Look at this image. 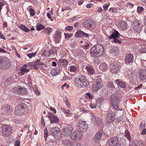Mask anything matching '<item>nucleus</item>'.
Wrapping results in <instances>:
<instances>
[{
    "instance_id": "obj_1",
    "label": "nucleus",
    "mask_w": 146,
    "mask_h": 146,
    "mask_svg": "<svg viewBox=\"0 0 146 146\" xmlns=\"http://www.w3.org/2000/svg\"><path fill=\"white\" fill-rule=\"evenodd\" d=\"M90 55L92 57L97 58L102 56L104 53V49L102 45L98 44L93 46L90 49Z\"/></svg>"
},
{
    "instance_id": "obj_2",
    "label": "nucleus",
    "mask_w": 146,
    "mask_h": 146,
    "mask_svg": "<svg viewBox=\"0 0 146 146\" xmlns=\"http://www.w3.org/2000/svg\"><path fill=\"white\" fill-rule=\"evenodd\" d=\"M75 86L79 88L85 87L89 85V82L86 79L84 76H82L76 79L75 81Z\"/></svg>"
},
{
    "instance_id": "obj_3",
    "label": "nucleus",
    "mask_w": 146,
    "mask_h": 146,
    "mask_svg": "<svg viewBox=\"0 0 146 146\" xmlns=\"http://www.w3.org/2000/svg\"><path fill=\"white\" fill-rule=\"evenodd\" d=\"M108 143L110 146H125V142L124 143L122 140H119L118 137L115 136L111 138L108 141Z\"/></svg>"
},
{
    "instance_id": "obj_4",
    "label": "nucleus",
    "mask_w": 146,
    "mask_h": 146,
    "mask_svg": "<svg viewBox=\"0 0 146 146\" xmlns=\"http://www.w3.org/2000/svg\"><path fill=\"white\" fill-rule=\"evenodd\" d=\"M133 28L135 32L140 33L142 29L143 25L140 20L135 19L133 22Z\"/></svg>"
},
{
    "instance_id": "obj_5",
    "label": "nucleus",
    "mask_w": 146,
    "mask_h": 146,
    "mask_svg": "<svg viewBox=\"0 0 146 146\" xmlns=\"http://www.w3.org/2000/svg\"><path fill=\"white\" fill-rule=\"evenodd\" d=\"M111 102L113 107L117 110L120 103V98L118 97L117 94L112 95L111 98Z\"/></svg>"
},
{
    "instance_id": "obj_6",
    "label": "nucleus",
    "mask_w": 146,
    "mask_h": 146,
    "mask_svg": "<svg viewBox=\"0 0 146 146\" xmlns=\"http://www.w3.org/2000/svg\"><path fill=\"white\" fill-rule=\"evenodd\" d=\"M82 25L86 28L89 29H93L96 27V23L92 19L85 20L83 22Z\"/></svg>"
},
{
    "instance_id": "obj_7",
    "label": "nucleus",
    "mask_w": 146,
    "mask_h": 146,
    "mask_svg": "<svg viewBox=\"0 0 146 146\" xmlns=\"http://www.w3.org/2000/svg\"><path fill=\"white\" fill-rule=\"evenodd\" d=\"M60 131V129L57 127H55L50 129V134L55 138L58 139L61 136Z\"/></svg>"
},
{
    "instance_id": "obj_8",
    "label": "nucleus",
    "mask_w": 146,
    "mask_h": 146,
    "mask_svg": "<svg viewBox=\"0 0 146 146\" xmlns=\"http://www.w3.org/2000/svg\"><path fill=\"white\" fill-rule=\"evenodd\" d=\"M121 66L115 62H111L110 65V70L112 73H116L120 70Z\"/></svg>"
},
{
    "instance_id": "obj_9",
    "label": "nucleus",
    "mask_w": 146,
    "mask_h": 146,
    "mask_svg": "<svg viewBox=\"0 0 146 146\" xmlns=\"http://www.w3.org/2000/svg\"><path fill=\"white\" fill-rule=\"evenodd\" d=\"M11 66V63L6 58L4 60L0 59V69L5 70L8 69Z\"/></svg>"
},
{
    "instance_id": "obj_10",
    "label": "nucleus",
    "mask_w": 146,
    "mask_h": 146,
    "mask_svg": "<svg viewBox=\"0 0 146 146\" xmlns=\"http://www.w3.org/2000/svg\"><path fill=\"white\" fill-rule=\"evenodd\" d=\"M2 133L3 135L7 137L11 133L12 128L9 125H4L2 127Z\"/></svg>"
},
{
    "instance_id": "obj_11",
    "label": "nucleus",
    "mask_w": 146,
    "mask_h": 146,
    "mask_svg": "<svg viewBox=\"0 0 146 146\" xmlns=\"http://www.w3.org/2000/svg\"><path fill=\"white\" fill-rule=\"evenodd\" d=\"M73 129L72 126L70 125H66L62 128L63 134L65 136H69L72 133V131Z\"/></svg>"
},
{
    "instance_id": "obj_12",
    "label": "nucleus",
    "mask_w": 146,
    "mask_h": 146,
    "mask_svg": "<svg viewBox=\"0 0 146 146\" xmlns=\"http://www.w3.org/2000/svg\"><path fill=\"white\" fill-rule=\"evenodd\" d=\"M78 127L80 131L84 132L87 130L88 128V125L86 121H83L80 120L79 122Z\"/></svg>"
},
{
    "instance_id": "obj_13",
    "label": "nucleus",
    "mask_w": 146,
    "mask_h": 146,
    "mask_svg": "<svg viewBox=\"0 0 146 146\" xmlns=\"http://www.w3.org/2000/svg\"><path fill=\"white\" fill-rule=\"evenodd\" d=\"M110 109L111 108H110L107 117V121L108 123H112L115 119V114Z\"/></svg>"
},
{
    "instance_id": "obj_14",
    "label": "nucleus",
    "mask_w": 146,
    "mask_h": 146,
    "mask_svg": "<svg viewBox=\"0 0 146 146\" xmlns=\"http://www.w3.org/2000/svg\"><path fill=\"white\" fill-rule=\"evenodd\" d=\"M92 120L93 121L94 125L102 127L104 126V123H103V120L98 117L93 115L91 118Z\"/></svg>"
},
{
    "instance_id": "obj_15",
    "label": "nucleus",
    "mask_w": 146,
    "mask_h": 146,
    "mask_svg": "<svg viewBox=\"0 0 146 146\" xmlns=\"http://www.w3.org/2000/svg\"><path fill=\"white\" fill-rule=\"evenodd\" d=\"M20 103V102H19L18 104L16 105L18 106V107L15 108V110L14 111L15 113L19 115L24 114L25 111V109L23 105H19Z\"/></svg>"
},
{
    "instance_id": "obj_16",
    "label": "nucleus",
    "mask_w": 146,
    "mask_h": 146,
    "mask_svg": "<svg viewBox=\"0 0 146 146\" xmlns=\"http://www.w3.org/2000/svg\"><path fill=\"white\" fill-rule=\"evenodd\" d=\"M50 119L51 123H58L59 121V118L57 116H54L51 113H48L47 115Z\"/></svg>"
},
{
    "instance_id": "obj_17",
    "label": "nucleus",
    "mask_w": 146,
    "mask_h": 146,
    "mask_svg": "<svg viewBox=\"0 0 146 146\" xmlns=\"http://www.w3.org/2000/svg\"><path fill=\"white\" fill-rule=\"evenodd\" d=\"M133 55L131 53L126 54L125 61V63L129 64L132 62L133 60Z\"/></svg>"
},
{
    "instance_id": "obj_18",
    "label": "nucleus",
    "mask_w": 146,
    "mask_h": 146,
    "mask_svg": "<svg viewBox=\"0 0 146 146\" xmlns=\"http://www.w3.org/2000/svg\"><path fill=\"white\" fill-rule=\"evenodd\" d=\"M57 63L58 67L60 68L61 66L65 67L68 64V62L65 59H59L57 62Z\"/></svg>"
},
{
    "instance_id": "obj_19",
    "label": "nucleus",
    "mask_w": 146,
    "mask_h": 146,
    "mask_svg": "<svg viewBox=\"0 0 146 146\" xmlns=\"http://www.w3.org/2000/svg\"><path fill=\"white\" fill-rule=\"evenodd\" d=\"M121 35L118 31L115 29H114V31L111 33V35L109 36L107 35V36L110 39L112 38L115 39L118 38Z\"/></svg>"
},
{
    "instance_id": "obj_20",
    "label": "nucleus",
    "mask_w": 146,
    "mask_h": 146,
    "mask_svg": "<svg viewBox=\"0 0 146 146\" xmlns=\"http://www.w3.org/2000/svg\"><path fill=\"white\" fill-rule=\"evenodd\" d=\"M102 86L101 83L98 81L93 84L92 86V88L94 91L96 92L101 88Z\"/></svg>"
},
{
    "instance_id": "obj_21",
    "label": "nucleus",
    "mask_w": 146,
    "mask_h": 146,
    "mask_svg": "<svg viewBox=\"0 0 146 146\" xmlns=\"http://www.w3.org/2000/svg\"><path fill=\"white\" fill-rule=\"evenodd\" d=\"M61 33L60 31H58L56 32L54 39L56 43H58L60 42L61 38Z\"/></svg>"
},
{
    "instance_id": "obj_22",
    "label": "nucleus",
    "mask_w": 146,
    "mask_h": 146,
    "mask_svg": "<svg viewBox=\"0 0 146 146\" xmlns=\"http://www.w3.org/2000/svg\"><path fill=\"white\" fill-rule=\"evenodd\" d=\"M85 68L87 70L88 74L89 75H92L95 73V70L93 67L91 65L87 66Z\"/></svg>"
},
{
    "instance_id": "obj_23",
    "label": "nucleus",
    "mask_w": 146,
    "mask_h": 146,
    "mask_svg": "<svg viewBox=\"0 0 146 146\" xmlns=\"http://www.w3.org/2000/svg\"><path fill=\"white\" fill-rule=\"evenodd\" d=\"M139 76L143 81L146 80V69H142L140 71Z\"/></svg>"
},
{
    "instance_id": "obj_24",
    "label": "nucleus",
    "mask_w": 146,
    "mask_h": 146,
    "mask_svg": "<svg viewBox=\"0 0 146 146\" xmlns=\"http://www.w3.org/2000/svg\"><path fill=\"white\" fill-rule=\"evenodd\" d=\"M102 135V131L101 130H99L95 134L94 140L95 141H98L101 138Z\"/></svg>"
},
{
    "instance_id": "obj_25",
    "label": "nucleus",
    "mask_w": 146,
    "mask_h": 146,
    "mask_svg": "<svg viewBox=\"0 0 146 146\" xmlns=\"http://www.w3.org/2000/svg\"><path fill=\"white\" fill-rule=\"evenodd\" d=\"M80 137V135L78 134L77 131H74L71 135V139L76 141L78 140Z\"/></svg>"
},
{
    "instance_id": "obj_26",
    "label": "nucleus",
    "mask_w": 146,
    "mask_h": 146,
    "mask_svg": "<svg viewBox=\"0 0 146 146\" xmlns=\"http://www.w3.org/2000/svg\"><path fill=\"white\" fill-rule=\"evenodd\" d=\"M118 26L122 30L125 29L127 27L126 22L121 21L118 23Z\"/></svg>"
},
{
    "instance_id": "obj_27",
    "label": "nucleus",
    "mask_w": 146,
    "mask_h": 146,
    "mask_svg": "<svg viewBox=\"0 0 146 146\" xmlns=\"http://www.w3.org/2000/svg\"><path fill=\"white\" fill-rule=\"evenodd\" d=\"M130 144H131L132 146H144L143 143L141 141H133Z\"/></svg>"
},
{
    "instance_id": "obj_28",
    "label": "nucleus",
    "mask_w": 146,
    "mask_h": 146,
    "mask_svg": "<svg viewBox=\"0 0 146 146\" xmlns=\"http://www.w3.org/2000/svg\"><path fill=\"white\" fill-rule=\"evenodd\" d=\"M60 72V67L58 66L57 68L53 69L52 71V73L53 75L56 76L59 74Z\"/></svg>"
},
{
    "instance_id": "obj_29",
    "label": "nucleus",
    "mask_w": 146,
    "mask_h": 146,
    "mask_svg": "<svg viewBox=\"0 0 146 146\" xmlns=\"http://www.w3.org/2000/svg\"><path fill=\"white\" fill-rule=\"evenodd\" d=\"M11 107L10 106L8 105L3 106L2 107V110H4L6 112L8 113V114H9V113L11 111Z\"/></svg>"
},
{
    "instance_id": "obj_30",
    "label": "nucleus",
    "mask_w": 146,
    "mask_h": 146,
    "mask_svg": "<svg viewBox=\"0 0 146 146\" xmlns=\"http://www.w3.org/2000/svg\"><path fill=\"white\" fill-rule=\"evenodd\" d=\"M20 91L19 95H26L27 93V88L21 87L20 86Z\"/></svg>"
},
{
    "instance_id": "obj_31",
    "label": "nucleus",
    "mask_w": 146,
    "mask_h": 146,
    "mask_svg": "<svg viewBox=\"0 0 146 146\" xmlns=\"http://www.w3.org/2000/svg\"><path fill=\"white\" fill-rule=\"evenodd\" d=\"M125 135L130 143L131 142V138L129 132L127 129H126L125 132Z\"/></svg>"
},
{
    "instance_id": "obj_32",
    "label": "nucleus",
    "mask_w": 146,
    "mask_h": 146,
    "mask_svg": "<svg viewBox=\"0 0 146 146\" xmlns=\"http://www.w3.org/2000/svg\"><path fill=\"white\" fill-rule=\"evenodd\" d=\"M115 82L117 85L119 86L121 88H125L126 85L125 83L123 82L120 81L118 80H116Z\"/></svg>"
},
{
    "instance_id": "obj_33",
    "label": "nucleus",
    "mask_w": 146,
    "mask_h": 146,
    "mask_svg": "<svg viewBox=\"0 0 146 146\" xmlns=\"http://www.w3.org/2000/svg\"><path fill=\"white\" fill-rule=\"evenodd\" d=\"M62 142L63 144L66 146H71L72 145L71 141L67 139L63 140Z\"/></svg>"
},
{
    "instance_id": "obj_34",
    "label": "nucleus",
    "mask_w": 146,
    "mask_h": 146,
    "mask_svg": "<svg viewBox=\"0 0 146 146\" xmlns=\"http://www.w3.org/2000/svg\"><path fill=\"white\" fill-rule=\"evenodd\" d=\"M19 27L20 28L21 30H22L25 32H29L30 30L26 27L23 24H21Z\"/></svg>"
},
{
    "instance_id": "obj_35",
    "label": "nucleus",
    "mask_w": 146,
    "mask_h": 146,
    "mask_svg": "<svg viewBox=\"0 0 146 146\" xmlns=\"http://www.w3.org/2000/svg\"><path fill=\"white\" fill-rule=\"evenodd\" d=\"M20 91V86L15 87L13 89V92L16 95H19Z\"/></svg>"
},
{
    "instance_id": "obj_36",
    "label": "nucleus",
    "mask_w": 146,
    "mask_h": 146,
    "mask_svg": "<svg viewBox=\"0 0 146 146\" xmlns=\"http://www.w3.org/2000/svg\"><path fill=\"white\" fill-rule=\"evenodd\" d=\"M82 47L85 50L89 49L90 46V44L87 42H85L84 44L81 45Z\"/></svg>"
},
{
    "instance_id": "obj_37",
    "label": "nucleus",
    "mask_w": 146,
    "mask_h": 146,
    "mask_svg": "<svg viewBox=\"0 0 146 146\" xmlns=\"http://www.w3.org/2000/svg\"><path fill=\"white\" fill-rule=\"evenodd\" d=\"M84 53L83 50H80L77 52V56L78 58L81 59L84 56Z\"/></svg>"
},
{
    "instance_id": "obj_38",
    "label": "nucleus",
    "mask_w": 146,
    "mask_h": 146,
    "mask_svg": "<svg viewBox=\"0 0 146 146\" xmlns=\"http://www.w3.org/2000/svg\"><path fill=\"white\" fill-rule=\"evenodd\" d=\"M86 98L87 100L91 102L94 96L91 94L90 93L88 92L86 93Z\"/></svg>"
},
{
    "instance_id": "obj_39",
    "label": "nucleus",
    "mask_w": 146,
    "mask_h": 146,
    "mask_svg": "<svg viewBox=\"0 0 146 146\" xmlns=\"http://www.w3.org/2000/svg\"><path fill=\"white\" fill-rule=\"evenodd\" d=\"M100 68L103 70H105L108 69V65L106 63H103L100 66Z\"/></svg>"
},
{
    "instance_id": "obj_40",
    "label": "nucleus",
    "mask_w": 146,
    "mask_h": 146,
    "mask_svg": "<svg viewBox=\"0 0 146 146\" xmlns=\"http://www.w3.org/2000/svg\"><path fill=\"white\" fill-rule=\"evenodd\" d=\"M84 32L81 30H78L76 33L75 35L77 37H82L83 36V34Z\"/></svg>"
},
{
    "instance_id": "obj_41",
    "label": "nucleus",
    "mask_w": 146,
    "mask_h": 146,
    "mask_svg": "<svg viewBox=\"0 0 146 146\" xmlns=\"http://www.w3.org/2000/svg\"><path fill=\"white\" fill-rule=\"evenodd\" d=\"M118 48L117 46L113 47L111 49V52L112 54H114L115 55L117 54L118 53Z\"/></svg>"
},
{
    "instance_id": "obj_42",
    "label": "nucleus",
    "mask_w": 146,
    "mask_h": 146,
    "mask_svg": "<svg viewBox=\"0 0 146 146\" xmlns=\"http://www.w3.org/2000/svg\"><path fill=\"white\" fill-rule=\"evenodd\" d=\"M77 66L73 65L70 66V70L71 72H75L77 71Z\"/></svg>"
},
{
    "instance_id": "obj_43",
    "label": "nucleus",
    "mask_w": 146,
    "mask_h": 146,
    "mask_svg": "<svg viewBox=\"0 0 146 146\" xmlns=\"http://www.w3.org/2000/svg\"><path fill=\"white\" fill-rule=\"evenodd\" d=\"M116 9L118 10L117 12H119L120 13H123L125 12L124 9L121 7H117L116 8Z\"/></svg>"
},
{
    "instance_id": "obj_44",
    "label": "nucleus",
    "mask_w": 146,
    "mask_h": 146,
    "mask_svg": "<svg viewBox=\"0 0 146 146\" xmlns=\"http://www.w3.org/2000/svg\"><path fill=\"white\" fill-rule=\"evenodd\" d=\"M44 31L46 33H47L48 35H49L52 32V30L51 28L48 27L45 29Z\"/></svg>"
},
{
    "instance_id": "obj_45",
    "label": "nucleus",
    "mask_w": 146,
    "mask_h": 146,
    "mask_svg": "<svg viewBox=\"0 0 146 146\" xmlns=\"http://www.w3.org/2000/svg\"><path fill=\"white\" fill-rule=\"evenodd\" d=\"M37 52L36 51L34 53L27 54V55L29 58H31L32 57L34 56L37 54Z\"/></svg>"
},
{
    "instance_id": "obj_46",
    "label": "nucleus",
    "mask_w": 146,
    "mask_h": 146,
    "mask_svg": "<svg viewBox=\"0 0 146 146\" xmlns=\"http://www.w3.org/2000/svg\"><path fill=\"white\" fill-rule=\"evenodd\" d=\"M44 27L42 24H40L36 27V30L38 31H40L41 30L44 29Z\"/></svg>"
},
{
    "instance_id": "obj_47",
    "label": "nucleus",
    "mask_w": 146,
    "mask_h": 146,
    "mask_svg": "<svg viewBox=\"0 0 146 146\" xmlns=\"http://www.w3.org/2000/svg\"><path fill=\"white\" fill-rule=\"evenodd\" d=\"M29 11L30 14L31 16H34L35 15V11L33 9L31 8H29Z\"/></svg>"
},
{
    "instance_id": "obj_48",
    "label": "nucleus",
    "mask_w": 146,
    "mask_h": 146,
    "mask_svg": "<svg viewBox=\"0 0 146 146\" xmlns=\"http://www.w3.org/2000/svg\"><path fill=\"white\" fill-rule=\"evenodd\" d=\"M143 10V8L141 6H138L137 8V12L139 13H141Z\"/></svg>"
},
{
    "instance_id": "obj_49",
    "label": "nucleus",
    "mask_w": 146,
    "mask_h": 146,
    "mask_svg": "<svg viewBox=\"0 0 146 146\" xmlns=\"http://www.w3.org/2000/svg\"><path fill=\"white\" fill-rule=\"evenodd\" d=\"M108 86L110 88H112L113 89H114L115 88L113 82H109L108 83Z\"/></svg>"
},
{
    "instance_id": "obj_50",
    "label": "nucleus",
    "mask_w": 146,
    "mask_h": 146,
    "mask_svg": "<svg viewBox=\"0 0 146 146\" xmlns=\"http://www.w3.org/2000/svg\"><path fill=\"white\" fill-rule=\"evenodd\" d=\"M64 35L66 39H68L72 36V34L65 33Z\"/></svg>"
},
{
    "instance_id": "obj_51",
    "label": "nucleus",
    "mask_w": 146,
    "mask_h": 146,
    "mask_svg": "<svg viewBox=\"0 0 146 146\" xmlns=\"http://www.w3.org/2000/svg\"><path fill=\"white\" fill-rule=\"evenodd\" d=\"M109 10L110 11L113 13L117 12L118 11L117 9L114 8H111L109 9Z\"/></svg>"
},
{
    "instance_id": "obj_52",
    "label": "nucleus",
    "mask_w": 146,
    "mask_h": 146,
    "mask_svg": "<svg viewBox=\"0 0 146 146\" xmlns=\"http://www.w3.org/2000/svg\"><path fill=\"white\" fill-rule=\"evenodd\" d=\"M73 28L72 26H68L65 28V30L68 31H71Z\"/></svg>"
},
{
    "instance_id": "obj_53",
    "label": "nucleus",
    "mask_w": 146,
    "mask_h": 146,
    "mask_svg": "<svg viewBox=\"0 0 146 146\" xmlns=\"http://www.w3.org/2000/svg\"><path fill=\"white\" fill-rule=\"evenodd\" d=\"M65 2L69 4H72L74 3L73 0H64Z\"/></svg>"
},
{
    "instance_id": "obj_54",
    "label": "nucleus",
    "mask_w": 146,
    "mask_h": 146,
    "mask_svg": "<svg viewBox=\"0 0 146 146\" xmlns=\"http://www.w3.org/2000/svg\"><path fill=\"white\" fill-rule=\"evenodd\" d=\"M48 54H49V55H47V57H48L50 56L51 54H54V51L53 50H50L48 51Z\"/></svg>"
},
{
    "instance_id": "obj_55",
    "label": "nucleus",
    "mask_w": 146,
    "mask_h": 146,
    "mask_svg": "<svg viewBox=\"0 0 146 146\" xmlns=\"http://www.w3.org/2000/svg\"><path fill=\"white\" fill-rule=\"evenodd\" d=\"M90 106L91 108L93 109L96 108V104L91 103L90 104Z\"/></svg>"
},
{
    "instance_id": "obj_56",
    "label": "nucleus",
    "mask_w": 146,
    "mask_h": 146,
    "mask_svg": "<svg viewBox=\"0 0 146 146\" xmlns=\"http://www.w3.org/2000/svg\"><path fill=\"white\" fill-rule=\"evenodd\" d=\"M80 112L82 113H86L88 112V111L85 110L83 108H81L80 109Z\"/></svg>"
},
{
    "instance_id": "obj_57",
    "label": "nucleus",
    "mask_w": 146,
    "mask_h": 146,
    "mask_svg": "<svg viewBox=\"0 0 146 146\" xmlns=\"http://www.w3.org/2000/svg\"><path fill=\"white\" fill-rule=\"evenodd\" d=\"M44 137L46 139V138L48 136V131L47 129L46 128H45L44 129Z\"/></svg>"
},
{
    "instance_id": "obj_58",
    "label": "nucleus",
    "mask_w": 146,
    "mask_h": 146,
    "mask_svg": "<svg viewBox=\"0 0 146 146\" xmlns=\"http://www.w3.org/2000/svg\"><path fill=\"white\" fill-rule=\"evenodd\" d=\"M89 36H90V35H89L88 34L86 33H84V32H83L82 36H84V37L87 38H89Z\"/></svg>"
},
{
    "instance_id": "obj_59",
    "label": "nucleus",
    "mask_w": 146,
    "mask_h": 146,
    "mask_svg": "<svg viewBox=\"0 0 146 146\" xmlns=\"http://www.w3.org/2000/svg\"><path fill=\"white\" fill-rule=\"evenodd\" d=\"M40 60H36L35 62H34L35 65H39L40 62Z\"/></svg>"
},
{
    "instance_id": "obj_60",
    "label": "nucleus",
    "mask_w": 146,
    "mask_h": 146,
    "mask_svg": "<svg viewBox=\"0 0 146 146\" xmlns=\"http://www.w3.org/2000/svg\"><path fill=\"white\" fill-rule=\"evenodd\" d=\"M20 141L17 140H16L15 142V146H20Z\"/></svg>"
},
{
    "instance_id": "obj_61",
    "label": "nucleus",
    "mask_w": 146,
    "mask_h": 146,
    "mask_svg": "<svg viewBox=\"0 0 146 146\" xmlns=\"http://www.w3.org/2000/svg\"><path fill=\"white\" fill-rule=\"evenodd\" d=\"M114 42L115 43H118L120 44L122 43V42L119 41L117 38L113 39Z\"/></svg>"
},
{
    "instance_id": "obj_62",
    "label": "nucleus",
    "mask_w": 146,
    "mask_h": 146,
    "mask_svg": "<svg viewBox=\"0 0 146 146\" xmlns=\"http://www.w3.org/2000/svg\"><path fill=\"white\" fill-rule=\"evenodd\" d=\"M66 86V88H68L69 87V85H67V84L66 83H65L62 86L61 88L62 89H64V87Z\"/></svg>"
},
{
    "instance_id": "obj_63",
    "label": "nucleus",
    "mask_w": 146,
    "mask_h": 146,
    "mask_svg": "<svg viewBox=\"0 0 146 146\" xmlns=\"http://www.w3.org/2000/svg\"><path fill=\"white\" fill-rule=\"evenodd\" d=\"M62 111L63 112H64L65 113L68 114V113H70L69 112L70 111L69 110H67L63 109L62 110Z\"/></svg>"
},
{
    "instance_id": "obj_64",
    "label": "nucleus",
    "mask_w": 146,
    "mask_h": 146,
    "mask_svg": "<svg viewBox=\"0 0 146 146\" xmlns=\"http://www.w3.org/2000/svg\"><path fill=\"white\" fill-rule=\"evenodd\" d=\"M141 52L142 53L146 52V48L145 47L142 48L141 49Z\"/></svg>"
}]
</instances>
